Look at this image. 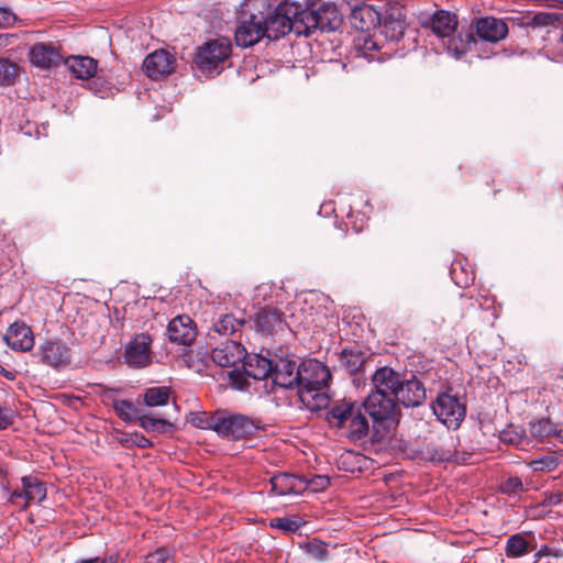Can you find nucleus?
I'll list each match as a JSON object with an SVG mask.
<instances>
[{
	"label": "nucleus",
	"mask_w": 563,
	"mask_h": 563,
	"mask_svg": "<svg viewBox=\"0 0 563 563\" xmlns=\"http://www.w3.org/2000/svg\"><path fill=\"white\" fill-rule=\"evenodd\" d=\"M98 562H99V558L98 556H93V558H89V559L78 560L75 563H98Z\"/></svg>",
	"instance_id": "obj_55"
},
{
	"label": "nucleus",
	"mask_w": 563,
	"mask_h": 563,
	"mask_svg": "<svg viewBox=\"0 0 563 563\" xmlns=\"http://www.w3.org/2000/svg\"><path fill=\"white\" fill-rule=\"evenodd\" d=\"M307 483L309 484L308 488L318 492L325 489L330 485V478L325 475H314L309 479L307 478Z\"/></svg>",
	"instance_id": "obj_45"
},
{
	"label": "nucleus",
	"mask_w": 563,
	"mask_h": 563,
	"mask_svg": "<svg viewBox=\"0 0 563 563\" xmlns=\"http://www.w3.org/2000/svg\"><path fill=\"white\" fill-rule=\"evenodd\" d=\"M400 384V377L397 372L390 367H380L372 376V393L387 394L396 397Z\"/></svg>",
	"instance_id": "obj_23"
},
{
	"label": "nucleus",
	"mask_w": 563,
	"mask_h": 563,
	"mask_svg": "<svg viewBox=\"0 0 563 563\" xmlns=\"http://www.w3.org/2000/svg\"><path fill=\"white\" fill-rule=\"evenodd\" d=\"M141 428L146 431H155L158 433L165 432L166 428L170 427V422L163 418H153L147 415L140 416L137 420Z\"/></svg>",
	"instance_id": "obj_39"
},
{
	"label": "nucleus",
	"mask_w": 563,
	"mask_h": 563,
	"mask_svg": "<svg viewBox=\"0 0 563 563\" xmlns=\"http://www.w3.org/2000/svg\"><path fill=\"white\" fill-rule=\"evenodd\" d=\"M269 8L266 0H244L236 11L234 35H265Z\"/></svg>",
	"instance_id": "obj_5"
},
{
	"label": "nucleus",
	"mask_w": 563,
	"mask_h": 563,
	"mask_svg": "<svg viewBox=\"0 0 563 563\" xmlns=\"http://www.w3.org/2000/svg\"><path fill=\"white\" fill-rule=\"evenodd\" d=\"M220 411L217 410L214 412H191L189 421L194 427L200 429H210L218 433V418H220Z\"/></svg>",
	"instance_id": "obj_35"
},
{
	"label": "nucleus",
	"mask_w": 563,
	"mask_h": 563,
	"mask_svg": "<svg viewBox=\"0 0 563 563\" xmlns=\"http://www.w3.org/2000/svg\"><path fill=\"white\" fill-rule=\"evenodd\" d=\"M529 539H534L531 531L512 534L508 538L505 547L507 558H520L530 551Z\"/></svg>",
	"instance_id": "obj_31"
},
{
	"label": "nucleus",
	"mask_w": 563,
	"mask_h": 563,
	"mask_svg": "<svg viewBox=\"0 0 563 563\" xmlns=\"http://www.w3.org/2000/svg\"><path fill=\"white\" fill-rule=\"evenodd\" d=\"M559 459L553 454H544L528 462V466L534 472H552L559 466Z\"/></svg>",
	"instance_id": "obj_38"
},
{
	"label": "nucleus",
	"mask_w": 563,
	"mask_h": 563,
	"mask_svg": "<svg viewBox=\"0 0 563 563\" xmlns=\"http://www.w3.org/2000/svg\"><path fill=\"white\" fill-rule=\"evenodd\" d=\"M30 60L32 65L41 69L57 67L63 62V56L58 48L52 44L38 43L30 49Z\"/></svg>",
	"instance_id": "obj_20"
},
{
	"label": "nucleus",
	"mask_w": 563,
	"mask_h": 563,
	"mask_svg": "<svg viewBox=\"0 0 563 563\" xmlns=\"http://www.w3.org/2000/svg\"><path fill=\"white\" fill-rule=\"evenodd\" d=\"M559 41L563 42V37H559Z\"/></svg>",
	"instance_id": "obj_57"
},
{
	"label": "nucleus",
	"mask_w": 563,
	"mask_h": 563,
	"mask_svg": "<svg viewBox=\"0 0 563 563\" xmlns=\"http://www.w3.org/2000/svg\"><path fill=\"white\" fill-rule=\"evenodd\" d=\"M269 482L271 492L278 496L300 495L309 487L306 477L289 473H277Z\"/></svg>",
	"instance_id": "obj_14"
},
{
	"label": "nucleus",
	"mask_w": 563,
	"mask_h": 563,
	"mask_svg": "<svg viewBox=\"0 0 563 563\" xmlns=\"http://www.w3.org/2000/svg\"><path fill=\"white\" fill-rule=\"evenodd\" d=\"M3 339L14 351L27 352L34 346L33 331L23 321L13 322L8 328Z\"/></svg>",
	"instance_id": "obj_16"
},
{
	"label": "nucleus",
	"mask_w": 563,
	"mask_h": 563,
	"mask_svg": "<svg viewBox=\"0 0 563 563\" xmlns=\"http://www.w3.org/2000/svg\"><path fill=\"white\" fill-rule=\"evenodd\" d=\"M343 16L338 7L331 2L322 3L318 9H303L299 15L298 35H309L316 31L335 32L340 29Z\"/></svg>",
	"instance_id": "obj_4"
},
{
	"label": "nucleus",
	"mask_w": 563,
	"mask_h": 563,
	"mask_svg": "<svg viewBox=\"0 0 563 563\" xmlns=\"http://www.w3.org/2000/svg\"><path fill=\"white\" fill-rule=\"evenodd\" d=\"M563 501V493H550L547 494L543 500L545 506H556Z\"/></svg>",
	"instance_id": "obj_50"
},
{
	"label": "nucleus",
	"mask_w": 563,
	"mask_h": 563,
	"mask_svg": "<svg viewBox=\"0 0 563 563\" xmlns=\"http://www.w3.org/2000/svg\"><path fill=\"white\" fill-rule=\"evenodd\" d=\"M500 438L504 442H508L514 445H518L519 441H520V438L518 434L512 435L511 432H509V431H504L501 433Z\"/></svg>",
	"instance_id": "obj_53"
},
{
	"label": "nucleus",
	"mask_w": 563,
	"mask_h": 563,
	"mask_svg": "<svg viewBox=\"0 0 563 563\" xmlns=\"http://www.w3.org/2000/svg\"><path fill=\"white\" fill-rule=\"evenodd\" d=\"M261 38L262 37H251L250 40H247V37H240V36L234 37L235 44L238 46L244 47V48L252 47V46L256 45Z\"/></svg>",
	"instance_id": "obj_52"
},
{
	"label": "nucleus",
	"mask_w": 563,
	"mask_h": 563,
	"mask_svg": "<svg viewBox=\"0 0 563 563\" xmlns=\"http://www.w3.org/2000/svg\"><path fill=\"white\" fill-rule=\"evenodd\" d=\"M218 434L223 438L239 440L254 435L264 430L261 419L242 413H232L228 410L220 411Z\"/></svg>",
	"instance_id": "obj_6"
},
{
	"label": "nucleus",
	"mask_w": 563,
	"mask_h": 563,
	"mask_svg": "<svg viewBox=\"0 0 563 563\" xmlns=\"http://www.w3.org/2000/svg\"><path fill=\"white\" fill-rule=\"evenodd\" d=\"M269 377L276 386L283 388L297 387L299 380L298 366L294 361L278 358L273 361V371Z\"/></svg>",
	"instance_id": "obj_18"
},
{
	"label": "nucleus",
	"mask_w": 563,
	"mask_h": 563,
	"mask_svg": "<svg viewBox=\"0 0 563 563\" xmlns=\"http://www.w3.org/2000/svg\"><path fill=\"white\" fill-rule=\"evenodd\" d=\"M10 501L21 509H25L29 506V501H26V496H24V487L14 489L10 495Z\"/></svg>",
	"instance_id": "obj_47"
},
{
	"label": "nucleus",
	"mask_w": 563,
	"mask_h": 563,
	"mask_svg": "<svg viewBox=\"0 0 563 563\" xmlns=\"http://www.w3.org/2000/svg\"><path fill=\"white\" fill-rule=\"evenodd\" d=\"M117 389L106 388L101 396L107 405H111L115 415L124 422H135L141 416L139 408L129 400H120L115 398Z\"/></svg>",
	"instance_id": "obj_22"
},
{
	"label": "nucleus",
	"mask_w": 563,
	"mask_h": 563,
	"mask_svg": "<svg viewBox=\"0 0 563 563\" xmlns=\"http://www.w3.org/2000/svg\"><path fill=\"white\" fill-rule=\"evenodd\" d=\"M145 563H176L166 548H159L145 558Z\"/></svg>",
	"instance_id": "obj_42"
},
{
	"label": "nucleus",
	"mask_w": 563,
	"mask_h": 563,
	"mask_svg": "<svg viewBox=\"0 0 563 563\" xmlns=\"http://www.w3.org/2000/svg\"><path fill=\"white\" fill-rule=\"evenodd\" d=\"M246 357V350L236 341H225L211 352L212 361L221 367H230L239 364Z\"/></svg>",
	"instance_id": "obj_17"
},
{
	"label": "nucleus",
	"mask_w": 563,
	"mask_h": 563,
	"mask_svg": "<svg viewBox=\"0 0 563 563\" xmlns=\"http://www.w3.org/2000/svg\"><path fill=\"white\" fill-rule=\"evenodd\" d=\"M21 484L24 487V496L29 503H42L46 498V486L37 477L27 475L21 478Z\"/></svg>",
	"instance_id": "obj_32"
},
{
	"label": "nucleus",
	"mask_w": 563,
	"mask_h": 563,
	"mask_svg": "<svg viewBox=\"0 0 563 563\" xmlns=\"http://www.w3.org/2000/svg\"><path fill=\"white\" fill-rule=\"evenodd\" d=\"M131 441L139 448H150L152 442L141 433H134L131 435Z\"/></svg>",
	"instance_id": "obj_51"
},
{
	"label": "nucleus",
	"mask_w": 563,
	"mask_h": 563,
	"mask_svg": "<svg viewBox=\"0 0 563 563\" xmlns=\"http://www.w3.org/2000/svg\"><path fill=\"white\" fill-rule=\"evenodd\" d=\"M256 331L262 335H276L285 332L288 324L285 321L284 313L274 307L261 309L255 319Z\"/></svg>",
	"instance_id": "obj_13"
},
{
	"label": "nucleus",
	"mask_w": 563,
	"mask_h": 563,
	"mask_svg": "<svg viewBox=\"0 0 563 563\" xmlns=\"http://www.w3.org/2000/svg\"><path fill=\"white\" fill-rule=\"evenodd\" d=\"M298 396L310 410L321 409L328 405L324 393L330 379L329 368L320 361L307 360L298 366Z\"/></svg>",
	"instance_id": "obj_1"
},
{
	"label": "nucleus",
	"mask_w": 563,
	"mask_h": 563,
	"mask_svg": "<svg viewBox=\"0 0 563 563\" xmlns=\"http://www.w3.org/2000/svg\"><path fill=\"white\" fill-rule=\"evenodd\" d=\"M243 320L235 318L232 313L222 314L214 323L213 331L219 335H231L241 329Z\"/></svg>",
	"instance_id": "obj_34"
},
{
	"label": "nucleus",
	"mask_w": 563,
	"mask_h": 563,
	"mask_svg": "<svg viewBox=\"0 0 563 563\" xmlns=\"http://www.w3.org/2000/svg\"><path fill=\"white\" fill-rule=\"evenodd\" d=\"M366 360V355L364 352L360 350H347L344 349L341 354L342 365L350 372L356 373L358 372Z\"/></svg>",
	"instance_id": "obj_36"
},
{
	"label": "nucleus",
	"mask_w": 563,
	"mask_h": 563,
	"mask_svg": "<svg viewBox=\"0 0 563 563\" xmlns=\"http://www.w3.org/2000/svg\"><path fill=\"white\" fill-rule=\"evenodd\" d=\"M21 76V67L8 59L0 58V86L1 87H11L14 86Z\"/></svg>",
	"instance_id": "obj_33"
},
{
	"label": "nucleus",
	"mask_w": 563,
	"mask_h": 563,
	"mask_svg": "<svg viewBox=\"0 0 563 563\" xmlns=\"http://www.w3.org/2000/svg\"><path fill=\"white\" fill-rule=\"evenodd\" d=\"M175 58L165 49H157L146 56L143 63L146 75L152 79L169 75L174 70Z\"/></svg>",
	"instance_id": "obj_15"
},
{
	"label": "nucleus",
	"mask_w": 563,
	"mask_h": 563,
	"mask_svg": "<svg viewBox=\"0 0 563 563\" xmlns=\"http://www.w3.org/2000/svg\"><path fill=\"white\" fill-rule=\"evenodd\" d=\"M14 421V413L11 409L0 408V430L10 427Z\"/></svg>",
	"instance_id": "obj_48"
},
{
	"label": "nucleus",
	"mask_w": 563,
	"mask_h": 563,
	"mask_svg": "<svg viewBox=\"0 0 563 563\" xmlns=\"http://www.w3.org/2000/svg\"><path fill=\"white\" fill-rule=\"evenodd\" d=\"M328 421L352 442L362 440L368 433V421L361 408L354 404L343 402L333 406L328 412Z\"/></svg>",
	"instance_id": "obj_3"
},
{
	"label": "nucleus",
	"mask_w": 563,
	"mask_h": 563,
	"mask_svg": "<svg viewBox=\"0 0 563 563\" xmlns=\"http://www.w3.org/2000/svg\"><path fill=\"white\" fill-rule=\"evenodd\" d=\"M422 25L430 26L434 35H453L459 25V19L455 13L446 10H439Z\"/></svg>",
	"instance_id": "obj_24"
},
{
	"label": "nucleus",
	"mask_w": 563,
	"mask_h": 563,
	"mask_svg": "<svg viewBox=\"0 0 563 563\" xmlns=\"http://www.w3.org/2000/svg\"><path fill=\"white\" fill-rule=\"evenodd\" d=\"M232 53L230 37H214L195 51L191 68L198 78H213L223 70V64Z\"/></svg>",
	"instance_id": "obj_2"
},
{
	"label": "nucleus",
	"mask_w": 563,
	"mask_h": 563,
	"mask_svg": "<svg viewBox=\"0 0 563 563\" xmlns=\"http://www.w3.org/2000/svg\"><path fill=\"white\" fill-rule=\"evenodd\" d=\"M443 41V45L446 47V51L450 55L455 58H460L463 54H465L468 49H471L472 45H476L477 41L497 43L504 37H441Z\"/></svg>",
	"instance_id": "obj_27"
},
{
	"label": "nucleus",
	"mask_w": 563,
	"mask_h": 563,
	"mask_svg": "<svg viewBox=\"0 0 563 563\" xmlns=\"http://www.w3.org/2000/svg\"><path fill=\"white\" fill-rule=\"evenodd\" d=\"M384 27L383 33L391 32L393 35H404L406 31L405 14L402 9L398 7L386 8L382 12V24Z\"/></svg>",
	"instance_id": "obj_30"
},
{
	"label": "nucleus",
	"mask_w": 563,
	"mask_h": 563,
	"mask_svg": "<svg viewBox=\"0 0 563 563\" xmlns=\"http://www.w3.org/2000/svg\"><path fill=\"white\" fill-rule=\"evenodd\" d=\"M471 26L475 30L474 35L478 36L508 35L509 32L506 21L494 16L474 19Z\"/></svg>",
	"instance_id": "obj_26"
},
{
	"label": "nucleus",
	"mask_w": 563,
	"mask_h": 563,
	"mask_svg": "<svg viewBox=\"0 0 563 563\" xmlns=\"http://www.w3.org/2000/svg\"><path fill=\"white\" fill-rule=\"evenodd\" d=\"M168 336L172 342L188 345L197 335L195 322L189 316H177L170 320L168 328Z\"/></svg>",
	"instance_id": "obj_19"
},
{
	"label": "nucleus",
	"mask_w": 563,
	"mask_h": 563,
	"mask_svg": "<svg viewBox=\"0 0 563 563\" xmlns=\"http://www.w3.org/2000/svg\"><path fill=\"white\" fill-rule=\"evenodd\" d=\"M38 361L56 371L68 367L73 361V354L67 343L62 340H45L35 353Z\"/></svg>",
	"instance_id": "obj_9"
},
{
	"label": "nucleus",
	"mask_w": 563,
	"mask_h": 563,
	"mask_svg": "<svg viewBox=\"0 0 563 563\" xmlns=\"http://www.w3.org/2000/svg\"><path fill=\"white\" fill-rule=\"evenodd\" d=\"M551 549L548 545L541 547V549L534 554L536 562H538L542 556L550 555Z\"/></svg>",
	"instance_id": "obj_54"
},
{
	"label": "nucleus",
	"mask_w": 563,
	"mask_h": 563,
	"mask_svg": "<svg viewBox=\"0 0 563 563\" xmlns=\"http://www.w3.org/2000/svg\"><path fill=\"white\" fill-rule=\"evenodd\" d=\"M533 21L538 26H549L547 33L555 32V22L558 21V15L555 13H539L534 15Z\"/></svg>",
	"instance_id": "obj_44"
},
{
	"label": "nucleus",
	"mask_w": 563,
	"mask_h": 563,
	"mask_svg": "<svg viewBox=\"0 0 563 563\" xmlns=\"http://www.w3.org/2000/svg\"><path fill=\"white\" fill-rule=\"evenodd\" d=\"M432 409L437 418L449 429L459 428L466 415L465 405L461 402L457 396L449 393L440 394Z\"/></svg>",
	"instance_id": "obj_8"
},
{
	"label": "nucleus",
	"mask_w": 563,
	"mask_h": 563,
	"mask_svg": "<svg viewBox=\"0 0 563 563\" xmlns=\"http://www.w3.org/2000/svg\"><path fill=\"white\" fill-rule=\"evenodd\" d=\"M64 64L78 79H89L97 71V60L89 56H69Z\"/></svg>",
	"instance_id": "obj_29"
},
{
	"label": "nucleus",
	"mask_w": 563,
	"mask_h": 563,
	"mask_svg": "<svg viewBox=\"0 0 563 563\" xmlns=\"http://www.w3.org/2000/svg\"><path fill=\"white\" fill-rule=\"evenodd\" d=\"M101 563H114V562L112 561V559H110L109 561L108 560H103Z\"/></svg>",
	"instance_id": "obj_56"
},
{
	"label": "nucleus",
	"mask_w": 563,
	"mask_h": 563,
	"mask_svg": "<svg viewBox=\"0 0 563 563\" xmlns=\"http://www.w3.org/2000/svg\"><path fill=\"white\" fill-rule=\"evenodd\" d=\"M273 361L268 358L266 355L254 354L247 355L243 360V368L247 376L254 379H264L271 376V372L273 371Z\"/></svg>",
	"instance_id": "obj_25"
},
{
	"label": "nucleus",
	"mask_w": 563,
	"mask_h": 563,
	"mask_svg": "<svg viewBox=\"0 0 563 563\" xmlns=\"http://www.w3.org/2000/svg\"><path fill=\"white\" fill-rule=\"evenodd\" d=\"M350 22L354 30L361 33H369L380 26L382 12L372 4L361 3L352 9Z\"/></svg>",
	"instance_id": "obj_12"
},
{
	"label": "nucleus",
	"mask_w": 563,
	"mask_h": 563,
	"mask_svg": "<svg viewBox=\"0 0 563 563\" xmlns=\"http://www.w3.org/2000/svg\"><path fill=\"white\" fill-rule=\"evenodd\" d=\"M305 551L317 561H324L329 556L328 544L317 539L306 543Z\"/></svg>",
	"instance_id": "obj_40"
},
{
	"label": "nucleus",
	"mask_w": 563,
	"mask_h": 563,
	"mask_svg": "<svg viewBox=\"0 0 563 563\" xmlns=\"http://www.w3.org/2000/svg\"><path fill=\"white\" fill-rule=\"evenodd\" d=\"M353 43L356 49V56L367 57V51L378 48V44L374 41V37H354Z\"/></svg>",
	"instance_id": "obj_41"
},
{
	"label": "nucleus",
	"mask_w": 563,
	"mask_h": 563,
	"mask_svg": "<svg viewBox=\"0 0 563 563\" xmlns=\"http://www.w3.org/2000/svg\"><path fill=\"white\" fill-rule=\"evenodd\" d=\"M396 399L405 407H418L426 399V388L416 376L405 382L400 380Z\"/></svg>",
	"instance_id": "obj_21"
},
{
	"label": "nucleus",
	"mask_w": 563,
	"mask_h": 563,
	"mask_svg": "<svg viewBox=\"0 0 563 563\" xmlns=\"http://www.w3.org/2000/svg\"><path fill=\"white\" fill-rule=\"evenodd\" d=\"M366 412L374 421H388L396 417V397L382 393H371L364 401Z\"/></svg>",
	"instance_id": "obj_10"
},
{
	"label": "nucleus",
	"mask_w": 563,
	"mask_h": 563,
	"mask_svg": "<svg viewBox=\"0 0 563 563\" xmlns=\"http://www.w3.org/2000/svg\"><path fill=\"white\" fill-rule=\"evenodd\" d=\"M169 399V388L151 387L144 393V404L148 407L164 406Z\"/></svg>",
	"instance_id": "obj_37"
},
{
	"label": "nucleus",
	"mask_w": 563,
	"mask_h": 563,
	"mask_svg": "<svg viewBox=\"0 0 563 563\" xmlns=\"http://www.w3.org/2000/svg\"><path fill=\"white\" fill-rule=\"evenodd\" d=\"M18 21L16 15L7 8H0V26L3 29L11 27Z\"/></svg>",
	"instance_id": "obj_46"
},
{
	"label": "nucleus",
	"mask_w": 563,
	"mask_h": 563,
	"mask_svg": "<svg viewBox=\"0 0 563 563\" xmlns=\"http://www.w3.org/2000/svg\"><path fill=\"white\" fill-rule=\"evenodd\" d=\"M453 437L448 434V439L444 440L443 444H428L422 454L424 457L432 462H446V461H459L456 451L453 449Z\"/></svg>",
	"instance_id": "obj_28"
},
{
	"label": "nucleus",
	"mask_w": 563,
	"mask_h": 563,
	"mask_svg": "<svg viewBox=\"0 0 563 563\" xmlns=\"http://www.w3.org/2000/svg\"><path fill=\"white\" fill-rule=\"evenodd\" d=\"M522 482L518 477H510L504 484V490L509 494L522 490Z\"/></svg>",
	"instance_id": "obj_49"
},
{
	"label": "nucleus",
	"mask_w": 563,
	"mask_h": 563,
	"mask_svg": "<svg viewBox=\"0 0 563 563\" xmlns=\"http://www.w3.org/2000/svg\"><path fill=\"white\" fill-rule=\"evenodd\" d=\"M151 343L152 339L148 334L141 333L135 335L125 347V363L135 368L148 366L152 363Z\"/></svg>",
	"instance_id": "obj_11"
},
{
	"label": "nucleus",
	"mask_w": 563,
	"mask_h": 563,
	"mask_svg": "<svg viewBox=\"0 0 563 563\" xmlns=\"http://www.w3.org/2000/svg\"><path fill=\"white\" fill-rule=\"evenodd\" d=\"M301 10L296 3L288 1L279 2L273 11L266 13L265 35L268 32L274 35H289L291 32L297 35L300 29L297 27Z\"/></svg>",
	"instance_id": "obj_7"
},
{
	"label": "nucleus",
	"mask_w": 563,
	"mask_h": 563,
	"mask_svg": "<svg viewBox=\"0 0 563 563\" xmlns=\"http://www.w3.org/2000/svg\"><path fill=\"white\" fill-rule=\"evenodd\" d=\"M300 520L290 519V518H275L271 521L272 528H278L286 532H292L300 528Z\"/></svg>",
	"instance_id": "obj_43"
}]
</instances>
